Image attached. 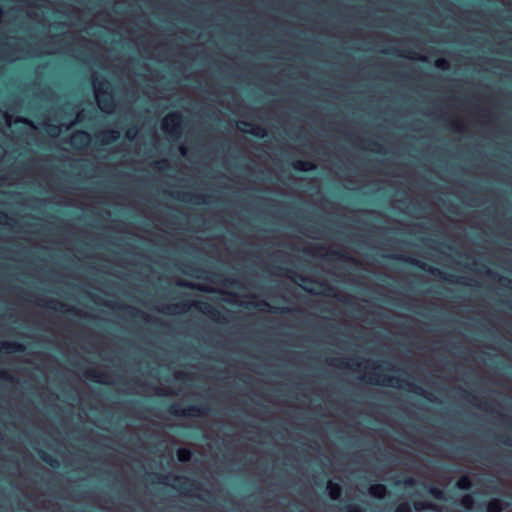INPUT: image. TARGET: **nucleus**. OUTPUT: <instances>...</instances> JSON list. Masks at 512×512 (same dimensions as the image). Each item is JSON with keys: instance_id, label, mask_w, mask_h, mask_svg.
<instances>
[{"instance_id": "obj_28", "label": "nucleus", "mask_w": 512, "mask_h": 512, "mask_svg": "<svg viewBox=\"0 0 512 512\" xmlns=\"http://www.w3.org/2000/svg\"><path fill=\"white\" fill-rule=\"evenodd\" d=\"M347 512H363V511L357 506L349 505L347 507Z\"/></svg>"}, {"instance_id": "obj_9", "label": "nucleus", "mask_w": 512, "mask_h": 512, "mask_svg": "<svg viewBox=\"0 0 512 512\" xmlns=\"http://www.w3.org/2000/svg\"><path fill=\"white\" fill-rule=\"evenodd\" d=\"M189 305L187 303H173V304H165L161 305L158 308V311L168 315H178L185 313L189 309Z\"/></svg>"}, {"instance_id": "obj_20", "label": "nucleus", "mask_w": 512, "mask_h": 512, "mask_svg": "<svg viewBox=\"0 0 512 512\" xmlns=\"http://www.w3.org/2000/svg\"><path fill=\"white\" fill-rule=\"evenodd\" d=\"M192 453L187 448H179L177 450V458L180 462H187L191 459Z\"/></svg>"}, {"instance_id": "obj_15", "label": "nucleus", "mask_w": 512, "mask_h": 512, "mask_svg": "<svg viewBox=\"0 0 512 512\" xmlns=\"http://www.w3.org/2000/svg\"><path fill=\"white\" fill-rule=\"evenodd\" d=\"M329 497L333 500H338L341 496V486L333 481H328L326 487Z\"/></svg>"}, {"instance_id": "obj_16", "label": "nucleus", "mask_w": 512, "mask_h": 512, "mask_svg": "<svg viewBox=\"0 0 512 512\" xmlns=\"http://www.w3.org/2000/svg\"><path fill=\"white\" fill-rule=\"evenodd\" d=\"M293 167L296 170L304 171V172L311 171V170L315 169V165L312 162L305 161V160L295 161L293 163Z\"/></svg>"}, {"instance_id": "obj_35", "label": "nucleus", "mask_w": 512, "mask_h": 512, "mask_svg": "<svg viewBox=\"0 0 512 512\" xmlns=\"http://www.w3.org/2000/svg\"><path fill=\"white\" fill-rule=\"evenodd\" d=\"M413 59H419V60H425L426 57L425 56H419V57H412Z\"/></svg>"}, {"instance_id": "obj_37", "label": "nucleus", "mask_w": 512, "mask_h": 512, "mask_svg": "<svg viewBox=\"0 0 512 512\" xmlns=\"http://www.w3.org/2000/svg\"><path fill=\"white\" fill-rule=\"evenodd\" d=\"M407 484H411L412 483V479H409L406 481Z\"/></svg>"}, {"instance_id": "obj_22", "label": "nucleus", "mask_w": 512, "mask_h": 512, "mask_svg": "<svg viewBox=\"0 0 512 512\" xmlns=\"http://www.w3.org/2000/svg\"><path fill=\"white\" fill-rule=\"evenodd\" d=\"M138 129L136 127H132V128H129L126 133H125V137L129 140V141H134L137 136H138Z\"/></svg>"}, {"instance_id": "obj_6", "label": "nucleus", "mask_w": 512, "mask_h": 512, "mask_svg": "<svg viewBox=\"0 0 512 512\" xmlns=\"http://www.w3.org/2000/svg\"><path fill=\"white\" fill-rule=\"evenodd\" d=\"M169 411L171 414L176 416L196 417L201 415L202 409L197 405H189L186 407H182L178 404H173L170 406Z\"/></svg>"}, {"instance_id": "obj_23", "label": "nucleus", "mask_w": 512, "mask_h": 512, "mask_svg": "<svg viewBox=\"0 0 512 512\" xmlns=\"http://www.w3.org/2000/svg\"><path fill=\"white\" fill-rule=\"evenodd\" d=\"M435 66L441 70L449 69V62L445 58H439L435 61Z\"/></svg>"}, {"instance_id": "obj_36", "label": "nucleus", "mask_w": 512, "mask_h": 512, "mask_svg": "<svg viewBox=\"0 0 512 512\" xmlns=\"http://www.w3.org/2000/svg\"><path fill=\"white\" fill-rule=\"evenodd\" d=\"M305 290L309 291V292H312V293H317L316 291H314L313 289H310L308 287H304Z\"/></svg>"}, {"instance_id": "obj_29", "label": "nucleus", "mask_w": 512, "mask_h": 512, "mask_svg": "<svg viewBox=\"0 0 512 512\" xmlns=\"http://www.w3.org/2000/svg\"><path fill=\"white\" fill-rule=\"evenodd\" d=\"M4 118H5V123L8 127H10L12 125V116L5 113L4 114Z\"/></svg>"}, {"instance_id": "obj_34", "label": "nucleus", "mask_w": 512, "mask_h": 512, "mask_svg": "<svg viewBox=\"0 0 512 512\" xmlns=\"http://www.w3.org/2000/svg\"><path fill=\"white\" fill-rule=\"evenodd\" d=\"M266 305L269 307L268 311H276V310H278V309H279V308H277V307H271V306H269L268 304H266Z\"/></svg>"}, {"instance_id": "obj_10", "label": "nucleus", "mask_w": 512, "mask_h": 512, "mask_svg": "<svg viewBox=\"0 0 512 512\" xmlns=\"http://www.w3.org/2000/svg\"><path fill=\"white\" fill-rule=\"evenodd\" d=\"M237 128L245 133L253 134L257 137H265L267 135V131L265 128L259 126V125H252L245 121H240L237 124Z\"/></svg>"}, {"instance_id": "obj_4", "label": "nucleus", "mask_w": 512, "mask_h": 512, "mask_svg": "<svg viewBox=\"0 0 512 512\" xmlns=\"http://www.w3.org/2000/svg\"><path fill=\"white\" fill-rule=\"evenodd\" d=\"M182 123V114L180 112H171L162 119L161 129L165 133L178 138L181 136Z\"/></svg>"}, {"instance_id": "obj_11", "label": "nucleus", "mask_w": 512, "mask_h": 512, "mask_svg": "<svg viewBox=\"0 0 512 512\" xmlns=\"http://www.w3.org/2000/svg\"><path fill=\"white\" fill-rule=\"evenodd\" d=\"M84 119H85V110L82 109L76 113L75 119L73 121H71L69 124H67V125L61 124L60 126H52V127H50V129L48 131L52 135H58L61 133L63 126H65V129L68 130L76 123L82 122Z\"/></svg>"}, {"instance_id": "obj_13", "label": "nucleus", "mask_w": 512, "mask_h": 512, "mask_svg": "<svg viewBox=\"0 0 512 512\" xmlns=\"http://www.w3.org/2000/svg\"><path fill=\"white\" fill-rule=\"evenodd\" d=\"M87 377L101 384H111L112 377L102 371H87Z\"/></svg>"}, {"instance_id": "obj_3", "label": "nucleus", "mask_w": 512, "mask_h": 512, "mask_svg": "<svg viewBox=\"0 0 512 512\" xmlns=\"http://www.w3.org/2000/svg\"><path fill=\"white\" fill-rule=\"evenodd\" d=\"M24 42L17 38H8L0 44V59L5 62H14L26 57L22 49Z\"/></svg>"}, {"instance_id": "obj_32", "label": "nucleus", "mask_w": 512, "mask_h": 512, "mask_svg": "<svg viewBox=\"0 0 512 512\" xmlns=\"http://www.w3.org/2000/svg\"><path fill=\"white\" fill-rule=\"evenodd\" d=\"M17 121L23 122V123L28 124V125H32V123L30 121H28L27 119L22 118V117L18 118Z\"/></svg>"}, {"instance_id": "obj_30", "label": "nucleus", "mask_w": 512, "mask_h": 512, "mask_svg": "<svg viewBox=\"0 0 512 512\" xmlns=\"http://www.w3.org/2000/svg\"><path fill=\"white\" fill-rule=\"evenodd\" d=\"M179 151H180V154H181L182 156H186V155H187V152H188V148H187L186 146H184V145H181V146L179 147Z\"/></svg>"}, {"instance_id": "obj_21", "label": "nucleus", "mask_w": 512, "mask_h": 512, "mask_svg": "<svg viewBox=\"0 0 512 512\" xmlns=\"http://www.w3.org/2000/svg\"><path fill=\"white\" fill-rule=\"evenodd\" d=\"M41 459L52 467H58L59 465V462L56 458L46 454L45 452L41 453Z\"/></svg>"}, {"instance_id": "obj_17", "label": "nucleus", "mask_w": 512, "mask_h": 512, "mask_svg": "<svg viewBox=\"0 0 512 512\" xmlns=\"http://www.w3.org/2000/svg\"><path fill=\"white\" fill-rule=\"evenodd\" d=\"M504 504L500 499L494 498L487 504L486 512H502Z\"/></svg>"}, {"instance_id": "obj_31", "label": "nucleus", "mask_w": 512, "mask_h": 512, "mask_svg": "<svg viewBox=\"0 0 512 512\" xmlns=\"http://www.w3.org/2000/svg\"><path fill=\"white\" fill-rule=\"evenodd\" d=\"M178 284L185 287H194V285L188 281H180Z\"/></svg>"}, {"instance_id": "obj_12", "label": "nucleus", "mask_w": 512, "mask_h": 512, "mask_svg": "<svg viewBox=\"0 0 512 512\" xmlns=\"http://www.w3.org/2000/svg\"><path fill=\"white\" fill-rule=\"evenodd\" d=\"M25 346L17 341H0V351L5 353L23 352Z\"/></svg>"}, {"instance_id": "obj_8", "label": "nucleus", "mask_w": 512, "mask_h": 512, "mask_svg": "<svg viewBox=\"0 0 512 512\" xmlns=\"http://www.w3.org/2000/svg\"><path fill=\"white\" fill-rule=\"evenodd\" d=\"M120 131L118 129H106L99 131L96 134V139L104 145L111 144L120 138Z\"/></svg>"}, {"instance_id": "obj_18", "label": "nucleus", "mask_w": 512, "mask_h": 512, "mask_svg": "<svg viewBox=\"0 0 512 512\" xmlns=\"http://www.w3.org/2000/svg\"><path fill=\"white\" fill-rule=\"evenodd\" d=\"M472 486V482L470 478L466 475L460 477L458 481L456 482V487L461 490H468Z\"/></svg>"}, {"instance_id": "obj_7", "label": "nucleus", "mask_w": 512, "mask_h": 512, "mask_svg": "<svg viewBox=\"0 0 512 512\" xmlns=\"http://www.w3.org/2000/svg\"><path fill=\"white\" fill-rule=\"evenodd\" d=\"M70 143L76 149H84L90 145L91 135L83 130L75 131L70 137Z\"/></svg>"}, {"instance_id": "obj_19", "label": "nucleus", "mask_w": 512, "mask_h": 512, "mask_svg": "<svg viewBox=\"0 0 512 512\" xmlns=\"http://www.w3.org/2000/svg\"><path fill=\"white\" fill-rule=\"evenodd\" d=\"M460 504L463 508L470 510L474 507L475 500L473 496H471L470 494H466L461 498Z\"/></svg>"}, {"instance_id": "obj_14", "label": "nucleus", "mask_w": 512, "mask_h": 512, "mask_svg": "<svg viewBox=\"0 0 512 512\" xmlns=\"http://www.w3.org/2000/svg\"><path fill=\"white\" fill-rule=\"evenodd\" d=\"M368 493L372 497L383 499L386 497L387 489L383 484H372L368 488Z\"/></svg>"}, {"instance_id": "obj_5", "label": "nucleus", "mask_w": 512, "mask_h": 512, "mask_svg": "<svg viewBox=\"0 0 512 512\" xmlns=\"http://www.w3.org/2000/svg\"><path fill=\"white\" fill-rule=\"evenodd\" d=\"M159 482L169 485L183 494L189 492V481L186 477L163 475L160 477Z\"/></svg>"}, {"instance_id": "obj_1", "label": "nucleus", "mask_w": 512, "mask_h": 512, "mask_svg": "<svg viewBox=\"0 0 512 512\" xmlns=\"http://www.w3.org/2000/svg\"><path fill=\"white\" fill-rule=\"evenodd\" d=\"M335 366L362 373L359 378L370 384L398 389H405L407 385V383L395 376L380 373L377 370L376 362L372 360L359 357L343 358L340 359L339 363L335 364Z\"/></svg>"}, {"instance_id": "obj_33", "label": "nucleus", "mask_w": 512, "mask_h": 512, "mask_svg": "<svg viewBox=\"0 0 512 512\" xmlns=\"http://www.w3.org/2000/svg\"><path fill=\"white\" fill-rule=\"evenodd\" d=\"M431 273H432V274H435V275H436V274H441L440 270H439V269H437V268H433V269H431Z\"/></svg>"}, {"instance_id": "obj_26", "label": "nucleus", "mask_w": 512, "mask_h": 512, "mask_svg": "<svg viewBox=\"0 0 512 512\" xmlns=\"http://www.w3.org/2000/svg\"><path fill=\"white\" fill-rule=\"evenodd\" d=\"M414 507L416 510L420 511V510H423L426 508H431V504L426 503V502L417 501L414 503Z\"/></svg>"}, {"instance_id": "obj_25", "label": "nucleus", "mask_w": 512, "mask_h": 512, "mask_svg": "<svg viewBox=\"0 0 512 512\" xmlns=\"http://www.w3.org/2000/svg\"><path fill=\"white\" fill-rule=\"evenodd\" d=\"M394 512H411L409 503H401L397 506Z\"/></svg>"}, {"instance_id": "obj_24", "label": "nucleus", "mask_w": 512, "mask_h": 512, "mask_svg": "<svg viewBox=\"0 0 512 512\" xmlns=\"http://www.w3.org/2000/svg\"><path fill=\"white\" fill-rule=\"evenodd\" d=\"M430 493L438 500H442L444 498V492L439 488H431Z\"/></svg>"}, {"instance_id": "obj_2", "label": "nucleus", "mask_w": 512, "mask_h": 512, "mask_svg": "<svg viewBox=\"0 0 512 512\" xmlns=\"http://www.w3.org/2000/svg\"><path fill=\"white\" fill-rule=\"evenodd\" d=\"M110 84L105 81L93 80V92L99 109L106 113L111 114L114 112L116 104L111 94Z\"/></svg>"}, {"instance_id": "obj_27", "label": "nucleus", "mask_w": 512, "mask_h": 512, "mask_svg": "<svg viewBox=\"0 0 512 512\" xmlns=\"http://www.w3.org/2000/svg\"><path fill=\"white\" fill-rule=\"evenodd\" d=\"M9 217L7 214L0 212V224H7Z\"/></svg>"}]
</instances>
